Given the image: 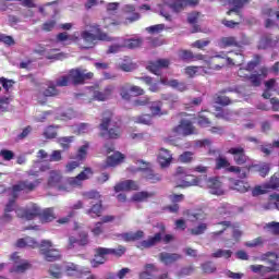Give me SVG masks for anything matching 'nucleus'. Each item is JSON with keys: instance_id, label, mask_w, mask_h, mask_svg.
Instances as JSON below:
<instances>
[{"instance_id": "f257e3e1", "label": "nucleus", "mask_w": 279, "mask_h": 279, "mask_svg": "<svg viewBox=\"0 0 279 279\" xmlns=\"http://www.w3.org/2000/svg\"><path fill=\"white\" fill-rule=\"evenodd\" d=\"M93 32V33H90ZM90 32L88 31H84L81 34V38H83V40L85 43H87L86 49H90V47H93L95 40H107L110 41L112 40V38H110V36H108V34L101 32V28H99V25L94 24L90 26Z\"/></svg>"}, {"instance_id": "f03ea898", "label": "nucleus", "mask_w": 279, "mask_h": 279, "mask_svg": "<svg viewBox=\"0 0 279 279\" xmlns=\"http://www.w3.org/2000/svg\"><path fill=\"white\" fill-rule=\"evenodd\" d=\"M62 171L51 170L48 173L46 186L47 189H56L57 191H64L65 193H71V185H68L66 181L62 182Z\"/></svg>"}, {"instance_id": "7ed1b4c3", "label": "nucleus", "mask_w": 279, "mask_h": 279, "mask_svg": "<svg viewBox=\"0 0 279 279\" xmlns=\"http://www.w3.org/2000/svg\"><path fill=\"white\" fill-rule=\"evenodd\" d=\"M130 171L132 173H136V171H142L143 178L146 180H149L153 184H156V182H160L162 180V177L160 174L154 173V170H151V163H147L143 160H140L136 162V167H131Z\"/></svg>"}, {"instance_id": "20e7f679", "label": "nucleus", "mask_w": 279, "mask_h": 279, "mask_svg": "<svg viewBox=\"0 0 279 279\" xmlns=\"http://www.w3.org/2000/svg\"><path fill=\"white\" fill-rule=\"evenodd\" d=\"M123 11H124V19L125 21L124 22H117L110 17H106L104 20V25L105 27H110V25H123V23L125 25H128V23H134V21H138V19H141V15L138 13H136V9L134 8V5H131V4H126L124 8H123Z\"/></svg>"}, {"instance_id": "39448f33", "label": "nucleus", "mask_w": 279, "mask_h": 279, "mask_svg": "<svg viewBox=\"0 0 279 279\" xmlns=\"http://www.w3.org/2000/svg\"><path fill=\"white\" fill-rule=\"evenodd\" d=\"M174 178L175 180H181L179 186L187 187L197 186V184H199V180L196 177L189 174V170L183 167L177 169Z\"/></svg>"}, {"instance_id": "423d86ee", "label": "nucleus", "mask_w": 279, "mask_h": 279, "mask_svg": "<svg viewBox=\"0 0 279 279\" xmlns=\"http://www.w3.org/2000/svg\"><path fill=\"white\" fill-rule=\"evenodd\" d=\"M112 113H106V117L102 119V122L100 124V130L102 132H108L109 138H119V136H121V128L119 126V124H114L112 123V121H110Z\"/></svg>"}, {"instance_id": "0eeeda50", "label": "nucleus", "mask_w": 279, "mask_h": 279, "mask_svg": "<svg viewBox=\"0 0 279 279\" xmlns=\"http://www.w3.org/2000/svg\"><path fill=\"white\" fill-rule=\"evenodd\" d=\"M40 254L44 256L45 260H48V263H53V260H60V251L57 248H53V244H51V241L44 240L40 244Z\"/></svg>"}, {"instance_id": "6e6552de", "label": "nucleus", "mask_w": 279, "mask_h": 279, "mask_svg": "<svg viewBox=\"0 0 279 279\" xmlns=\"http://www.w3.org/2000/svg\"><path fill=\"white\" fill-rule=\"evenodd\" d=\"M269 74V70L267 68L260 69V74H252L245 68H241L238 71L239 77H244V80H248L252 86H258L260 82H263V77H266Z\"/></svg>"}, {"instance_id": "1a4fd4ad", "label": "nucleus", "mask_w": 279, "mask_h": 279, "mask_svg": "<svg viewBox=\"0 0 279 279\" xmlns=\"http://www.w3.org/2000/svg\"><path fill=\"white\" fill-rule=\"evenodd\" d=\"M141 95H145V89L136 85H130L126 83L120 87V96L126 101H130L132 97H141Z\"/></svg>"}, {"instance_id": "9d476101", "label": "nucleus", "mask_w": 279, "mask_h": 279, "mask_svg": "<svg viewBox=\"0 0 279 279\" xmlns=\"http://www.w3.org/2000/svg\"><path fill=\"white\" fill-rule=\"evenodd\" d=\"M89 178H93V169L85 168L78 175L68 178L66 184L70 186L71 191H73L74 189H77V186H82L84 180H89Z\"/></svg>"}, {"instance_id": "9b49d317", "label": "nucleus", "mask_w": 279, "mask_h": 279, "mask_svg": "<svg viewBox=\"0 0 279 279\" xmlns=\"http://www.w3.org/2000/svg\"><path fill=\"white\" fill-rule=\"evenodd\" d=\"M172 132L174 136H191V134H197V130H195V126H193V123L189 120H182Z\"/></svg>"}, {"instance_id": "f8f14e48", "label": "nucleus", "mask_w": 279, "mask_h": 279, "mask_svg": "<svg viewBox=\"0 0 279 279\" xmlns=\"http://www.w3.org/2000/svg\"><path fill=\"white\" fill-rule=\"evenodd\" d=\"M15 213L17 217H20L21 219H27V221H32V219L40 215V207H38V205L33 204L27 208H17Z\"/></svg>"}, {"instance_id": "ddd939ff", "label": "nucleus", "mask_w": 279, "mask_h": 279, "mask_svg": "<svg viewBox=\"0 0 279 279\" xmlns=\"http://www.w3.org/2000/svg\"><path fill=\"white\" fill-rule=\"evenodd\" d=\"M40 184H43V179H36L34 182L22 181L13 186V197H17L21 191H34V189L40 186Z\"/></svg>"}, {"instance_id": "4468645a", "label": "nucleus", "mask_w": 279, "mask_h": 279, "mask_svg": "<svg viewBox=\"0 0 279 279\" xmlns=\"http://www.w3.org/2000/svg\"><path fill=\"white\" fill-rule=\"evenodd\" d=\"M66 276H73L74 278H83V276H88L90 271L88 269L80 267L77 264L68 263L63 266Z\"/></svg>"}, {"instance_id": "2eb2a0df", "label": "nucleus", "mask_w": 279, "mask_h": 279, "mask_svg": "<svg viewBox=\"0 0 279 279\" xmlns=\"http://www.w3.org/2000/svg\"><path fill=\"white\" fill-rule=\"evenodd\" d=\"M89 93L96 101H106L107 99H110L112 93H114V86L108 85L104 92H99L98 87H94Z\"/></svg>"}, {"instance_id": "dca6fc26", "label": "nucleus", "mask_w": 279, "mask_h": 279, "mask_svg": "<svg viewBox=\"0 0 279 279\" xmlns=\"http://www.w3.org/2000/svg\"><path fill=\"white\" fill-rule=\"evenodd\" d=\"M93 72H86V70H72L69 73L72 84H82L84 80H93Z\"/></svg>"}, {"instance_id": "f3484780", "label": "nucleus", "mask_w": 279, "mask_h": 279, "mask_svg": "<svg viewBox=\"0 0 279 279\" xmlns=\"http://www.w3.org/2000/svg\"><path fill=\"white\" fill-rule=\"evenodd\" d=\"M159 228L161 229V231L156 233L155 236H151L148 240H144L143 242H141V244L138 245L141 250H145L147 247H154V245L162 241V234H165V225L160 223Z\"/></svg>"}, {"instance_id": "a211bd4d", "label": "nucleus", "mask_w": 279, "mask_h": 279, "mask_svg": "<svg viewBox=\"0 0 279 279\" xmlns=\"http://www.w3.org/2000/svg\"><path fill=\"white\" fill-rule=\"evenodd\" d=\"M11 259L15 263L13 267V271H15L16 274H24V271H27V269L32 267L29 262L25 259H21V257L19 256V253H13L11 256Z\"/></svg>"}, {"instance_id": "6ab92c4d", "label": "nucleus", "mask_w": 279, "mask_h": 279, "mask_svg": "<svg viewBox=\"0 0 279 279\" xmlns=\"http://www.w3.org/2000/svg\"><path fill=\"white\" fill-rule=\"evenodd\" d=\"M108 252L109 251L106 247L96 248L95 257L90 260L92 267L97 268V267H99V265H104V263H106V260H108V258H107Z\"/></svg>"}, {"instance_id": "aec40b11", "label": "nucleus", "mask_w": 279, "mask_h": 279, "mask_svg": "<svg viewBox=\"0 0 279 279\" xmlns=\"http://www.w3.org/2000/svg\"><path fill=\"white\" fill-rule=\"evenodd\" d=\"M228 154L234 156L233 159L236 165H245V162H247V157L245 156V148L241 146L230 148L228 150Z\"/></svg>"}, {"instance_id": "412c9836", "label": "nucleus", "mask_w": 279, "mask_h": 279, "mask_svg": "<svg viewBox=\"0 0 279 279\" xmlns=\"http://www.w3.org/2000/svg\"><path fill=\"white\" fill-rule=\"evenodd\" d=\"M219 226H221L222 229H220L219 231L213 232L211 233V239H217V236H220V234H223L226 232V230H230V232L233 233V239L235 241H239V239H241V231L238 229H231L230 228V222H220Z\"/></svg>"}, {"instance_id": "4be33fe9", "label": "nucleus", "mask_w": 279, "mask_h": 279, "mask_svg": "<svg viewBox=\"0 0 279 279\" xmlns=\"http://www.w3.org/2000/svg\"><path fill=\"white\" fill-rule=\"evenodd\" d=\"M160 84H163V86H170V88H177L179 93H184L185 90H189V86H186V83L179 82L178 80H170L167 77L160 78Z\"/></svg>"}, {"instance_id": "5701e85b", "label": "nucleus", "mask_w": 279, "mask_h": 279, "mask_svg": "<svg viewBox=\"0 0 279 279\" xmlns=\"http://www.w3.org/2000/svg\"><path fill=\"white\" fill-rule=\"evenodd\" d=\"M171 64L168 59H159L155 62H150L147 66L148 71L150 73H154L155 75H160L161 69H167Z\"/></svg>"}, {"instance_id": "b1692460", "label": "nucleus", "mask_w": 279, "mask_h": 279, "mask_svg": "<svg viewBox=\"0 0 279 279\" xmlns=\"http://www.w3.org/2000/svg\"><path fill=\"white\" fill-rule=\"evenodd\" d=\"M251 271L254 274H259V276H267V274H271V271H278V264H274L271 267L263 266V265H251Z\"/></svg>"}, {"instance_id": "393cba45", "label": "nucleus", "mask_w": 279, "mask_h": 279, "mask_svg": "<svg viewBox=\"0 0 279 279\" xmlns=\"http://www.w3.org/2000/svg\"><path fill=\"white\" fill-rule=\"evenodd\" d=\"M206 184L211 195H223V184H221L217 179H208Z\"/></svg>"}, {"instance_id": "a878e982", "label": "nucleus", "mask_w": 279, "mask_h": 279, "mask_svg": "<svg viewBox=\"0 0 279 279\" xmlns=\"http://www.w3.org/2000/svg\"><path fill=\"white\" fill-rule=\"evenodd\" d=\"M114 191L116 193H120V191H138V183L132 180L122 181L114 186Z\"/></svg>"}, {"instance_id": "bb28decb", "label": "nucleus", "mask_w": 279, "mask_h": 279, "mask_svg": "<svg viewBox=\"0 0 279 279\" xmlns=\"http://www.w3.org/2000/svg\"><path fill=\"white\" fill-rule=\"evenodd\" d=\"M223 5H233V9L229 10L227 14H232V12H239L241 8L247 5L250 0H220Z\"/></svg>"}, {"instance_id": "cd10ccee", "label": "nucleus", "mask_w": 279, "mask_h": 279, "mask_svg": "<svg viewBox=\"0 0 279 279\" xmlns=\"http://www.w3.org/2000/svg\"><path fill=\"white\" fill-rule=\"evenodd\" d=\"M158 268L154 264H147L144 266V271L140 274V279H155Z\"/></svg>"}, {"instance_id": "c85d7f7f", "label": "nucleus", "mask_w": 279, "mask_h": 279, "mask_svg": "<svg viewBox=\"0 0 279 279\" xmlns=\"http://www.w3.org/2000/svg\"><path fill=\"white\" fill-rule=\"evenodd\" d=\"M45 171H49V165L43 163L41 161H35L28 171V175L38 177L39 173H45Z\"/></svg>"}, {"instance_id": "c756f323", "label": "nucleus", "mask_w": 279, "mask_h": 279, "mask_svg": "<svg viewBox=\"0 0 279 279\" xmlns=\"http://www.w3.org/2000/svg\"><path fill=\"white\" fill-rule=\"evenodd\" d=\"M125 159V155L120 151H114L112 155H109L107 158V167H117V165H121Z\"/></svg>"}, {"instance_id": "7c9ffc66", "label": "nucleus", "mask_w": 279, "mask_h": 279, "mask_svg": "<svg viewBox=\"0 0 279 279\" xmlns=\"http://www.w3.org/2000/svg\"><path fill=\"white\" fill-rule=\"evenodd\" d=\"M172 159L173 157L171 156V153L169 150L165 148H161L159 150L158 160L161 167H169V165H171Z\"/></svg>"}, {"instance_id": "2f4dec72", "label": "nucleus", "mask_w": 279, "mask_h": 279, "mask_svg": "<svg viewBox=\"0 0 279 279\" xmlns=\"http://www.w3.org/2000/svg\"><path fill=\"white\" fill-rule=\"evenodd\" d=\"M278 38L272 39L271 36L265 35L262 37L258 44V49H269V47H276Z\"/></svg>"}, {"instance_id": "473e14b6", "label": "nucleus", "mask_w": 279, "mask_h": 279, "mask_svg": "<svg viewBox=\"0 0 279 279\" xmlns=\"http://www.w3.org/2000/svg\"><path fill=\"white\" fill-rule=\"evenodd\" d=\"M120 239L122 241H140V239H143L145 236V233L143 231H136V232H126V233H121Z\"/></svg>"}, {"instance_id": "72a5a7b5", "label": "nucleus", "mask_w": 279, "mask_h": 279, "mask_svg": "<svg viewBox=\"0 0 279 279\" xmlns=\"http://www.w3.org/2000/svg\"><path fill=\"white\" fill-rule=\"evenodd\" d=\"M149 110L151 112V117H162V114H167V111L162 110L161 101H153L150 102Z\"/></svg>"}, {"instance_id": "f704fd0d", "label": "nucleus", "mask_w": 279, "mask_h": 279, "mask_svg": "<svg viewBox=\"0 0 279 279\" xmlns=\"http://www.w3.org/2000/svg\"><path fill=\"white\" fill-rule=\"evenodd\" d=\"M78 236L70 238V243L73 245V243H78V245H88V233L86 231H78L77 232Z\"/></svg>"}, {"instance_id": "c9c22d12", "label": "nucleus", "mask_w": 279, "mask_h": 279, "mask_svg": "<svg viewBox=\"0 0 279 279\" xmlns=\"http://www.w3.org/2000/svg\"><path fill=\"white\" fill-rule=\"evenodd\" d=\"M159 258L161 260V263H163V265H171L173 263H175V260H180V255L175 254V253H161L159 255Z\"/></svg>"}, {"instance_id": "e433bc0d", "label": "nucleus", "mask_w": 279, "mask_h": 279, "mask_svg": "<svg viewBox=\"0 0 279 279\" xmlns=\"http://www.w3.org/2000/svg\"><path fill=\"white\" fill-rule=\"evenodd\" d=\"M231 187L233 191H238L239 193H247V191H250V183L236 180L232 181Z\"/></svg>"}, {"instance_id": "4c0bfd02", "label": "nucleus", "mask_w": 279, "mask_h": 279, "mask_svg": "<svg viewBox=\"0 0 279 279\" xmlns=\"http://www.w3.org/2000/svg\"><path fill=\"white\" fill-rule=\"evenodd\" d=\"M243 60H245L243 54L235 52L233 53V57L227 58L226 62L229 66H241V64H243Z\"/></svg>"}, {"instance_id": "58836bf2", "label": "nucleus", "mask_w": 279, "mask_h": 279, "mask_svg": "<svg viewBox=\"0 0 279 279\" xmlns=\"http://www.w3.org/2000/svg\"><path fill=\"white\" fill-rule=\"evenodd\" d=\"M179 58H181V60H204L203 54L195 56L191 50H180Z\"/></svg>"}, {"instance_id": "ea45409f", "label": "nucleus", "mask_w": 279, "mask_h": 279, "mask_svg": "<svg viewBox=\"0 0 279 279\" xmlns=\"http://www.w3.org/2000/svg\"><path fill=\"white\" fill-rule=\"evenodd\" d=\"M204 73H208L204 66H187L185 68V75L190 77H194L195 75H204Z\"/></svg>"}, {"instance_id": "a19ab883", "label": "nucleus", "mask_w": 279, "mask_h": 279, "mask_svg": "<svg viewBox=\"0 0 279 279\" xmlns=\"http://www.w3.org/2000/svg\"><path fill=\"white\" fill-rule=\"evenodd\" d=\"M123 46L126 49H136L143 45L142 38L122 39Z\"/></svg>"}, {"instance_id": "79ce46f5", "label": "nucleus", "mask_w": 279, "mask_h": 279, "mask_svg": "<svg viewBox=\"0 0 279 279\" xmlns=\"http://www.w3.org/2000/svg\"><path fill=\"white\" fill-rule=\"evenodd\" d=\"M219 46L222 48L226 47H239V41L235 37H222L220 39Z\"/></svg>"}, {"instance_id": "37998d69", "label": "nucleus", "mask_w": 279, "mask_h": 279, "mask_svg": "<svg viewBox=\"0 0 279 279\" xmlns=\"http://www.w3.org/2000/svg\"><path fill=\"white\" fill-rule=\"evenodd\" d=\"M169 8L173 10V12H182V10L186 9L184 0H172L168 3Z\"/></svg>"}, {"instance_id": "c03bdc74", "label": "nucleus", "mask_w": 279, "mask_h": 279, "mask_svg": "<svg viewBox=\"0 0 279 279\" xmlns=\"http://www.w3.org/2000/svg\"><path fill=\"white\" fill-rule=\"evenodd\" d=\"M265 210H271V208H278L279 210V194L270 195L269 203L264 205Z\"/></svg>"}, {"instance_id": "a18cd8bd", "label": "nucleus", "mask_w": 279, "mask_h": 279, "mask_svg": "<svg viewBox=\"0 0 279 279\" xmlns=\"http://www.w3.org/2000/svg\"><path fill=\"white\" fill-rule=\"evenodd\" d=\"M58 40L61 43H64V40H71V43H75L80 38V33H74L72 35H69L68 33H60L57 36Z\"/></svg>"}, {"instance_id": "49530a36", "label": "nucleus", "mask_w": 279, "mask_h": 279, "mask_svg": "<svg viewBox=\"0 0 279 279\" xmlns=\"http://www.w3.org/2000/svg\"><path fill=\"white\" fill-rule=\"evenodd\" d=\"M151 114H142L138 117L133 118L135 123H142V125H151Z\"/></svg>"}, {"instance_id": "de8ad7c7", "label": "nucleus", "mask_w": 279, "mask_h": 279, "mask_svg": "<svg viewBox=\"0 0 279 279\" xmlns=\"http://www.w3.org/2000/svg\"><path fill=\"white\" fill-rule=\"evenodd\" d=\"M101 201H98L89 210H87V215H90L93 218L101 217Z\"/></svg>"}, {"instance_id": "09e8293b", "label": "nucleus", "mask_w": 279, "mask_h": 279, "mask_svg": "<svg viewBox=\"0 0 279 279\" xmlns=\"http://www.w3.org/2000/svg\"><path fill=\"white\" fill-rule=\"evenodd\" d=\"M63 270L60 268V266L53 264L50 266L49 275L53 279H60L62 278Z\"/></svg>"}, {"instance_id": "8fccbe9b", "label": "nucleus", "mask_w": 279, "mask_h": 279, "mask_svg": "<svg viewBox=\"0 0 279 279\" xmlns=\"http://www.w3.org/2000/svg\"><path fill=\"white\" fill-rule=\"evenodd\" d=\"M119 69L121 71H125L126 73H130V71H134L136 69V64L132 63L130 59L124 60L122 63H118Z\"/></svg>"}, {"instance_id": "3c124183", "label": "nucleus", "mask_w": 279, "mask_h": 279, "mask_svg": "<svg viewBox=\"0 0 279 279\" xmlns=\"http://www.w3.org/2000/svg\"><path fill=\"white\" fill-rule=\"evenodd\" d=\"M73 141H75L74 136H64V137H60L58 140L59 145H61V147L63 149H69L71 147V143H73Z\"/></svg>"}, {"instance_id": "603ef678", "label": "nucleus", "mask_w": 279, "mask_h": 279, "mask_svg": "<svg viewBox=\"0 0 279 279\" xmlns=\"http://www.w3.org/2000/svg\"><path fill=\"white\" fill-rule=\"evenodd\" d=\"M195 154L193 151H184L179 156V162L189 163L193 162L195 159Z\"/></svg>"}, {"instance_id": "864d4df0", "label": "nucleus", "mask_w": 279, "mask_h": 279, "mask_svg": "<svg viewBox=\"0 0 279 279\" xmlns=\"http://www.w3.org/2000/svg\"><path fill=\"white\" fill-rule=\"evenodd\" d=\"M86 156H88V143H85L78 148L76 154V160H86Z\"/></svg>"}, {"instance_id": "5fc2aeb1", "label": "nucleus", "mask_w": 279, "mask_h": 279, "mask_svg": "<svg viewBox=\"0 0 279 279\" xmlns=\"http://www.w3.org/2000/svg\"><path fill=\"white\" fill-rule=\"evenodd\" d=\"M43 221L49 222L56 219V214L53 213V208H47L41 214Z\"/></svg>"}, {"instance_id": "6e6d98bb", "label": "nucleus", "mask_w": 279, "mask_h": 279, "mask_svg": "<svg viewBox=\"0 0 279 279\" xmlns=\"http://www.w3.org/2000/svg\"><path fill=\"white\" fill-rule=\"evenodd\" d=\"M232 256V251L230 250H218L211 254L213 258H230Z\"/></svg>"}, {"instance_id": "4d7b16f0", "label": "nucleus", "mask_w": 279, "mask_h": 279, "mask_svg": "<svg viewBox=\"0 0 279 279\" xmlns=\"http://www.w3.org/2000/svg\"><path fill=\"white\" fill-rule=\"evenodd\" d=\"M269 187L267 185V183H265L264 185H257L253 189L252 191V195L254 197L258 196V195H265V193H268Z\"/></svg>"}, {"instance_id": "13d9d810", "label": "nucleus", "mask_w": 279, "mask_h": 279, "mask_svg": "<svg viewBox=\"0 0 279 279\" xmlns=\"http://www.w3.org/2000/svg\"><path fill=\"white\" fill-rule=\"evenodd\" d=\"M151 193H147V192H137L133 195L132 199L133 202H145L146 199H148V197H151Z\"/></svg>"}, {"instance_id": "bf43d9fd", "label": "nucleus", "mask_w": 279, "mask_h": 279, "mask_svg": "<svg viewBox=\"0 0 279 279\" xmlns=\"http://www.w3.org/2000/svg\"><path fill=\"white\" fill-rule=\"evenodd\" d=\"M230 161H228V159L223 158V157H219L216 159V168L217 169H230Z\"/></svg>"}, {"instance_id": "052dcab7", "label": "nucleus", "mask_w": 279, "mask_h": 279, "mask_svg": "<svg viewBox=\"0 0 279 279\" xmlns=\"http://www.w3.org/2000/svg\"><path fill=\"white\" fill-rule=\"evenodd\" d=\"M125 46H123V39H119L118 44H113L109 47L107 53H119L121 49H123Z\"/></svg>"}, {"instance_id": "680f3d73", "label": "nucleus", "mask_w": 279, "mask_h": 279, "mask_svg": "<svg viewBox=\"0 0 279 279\" xmlns=\"http://www.w3.org/2000/svg\"><path fill=\"white\" fill-rule=\"evenodd\" d=\"M274 147L279 149V141L274 142L272 145L269 144V145H266V146H262L260 151L263 154H265V156H269V154H271V149H274Z\"/></svg>"}, {"instance_id": "e2e57ef3", "label": "nucleus", "mask_w": 279, "mask_h": 279, "mask_svg": "<svg viewBox=\"0 0 279 279\" xmlns=\"http://www.w3.org/2000/svg\"><path fill=\"white\" fill-rule=\"evenodd\" d=\"M90 124L82 123L74 130L75 134H88L90 132Z\"/></svg>"}, {"instance_id": "0e129e2a", "label": "nucleus", "mask_w": 279, "mask_h": 279, "mask_svg": "<svg viewBox=\"0 0 279 279\" xmlns=\"http://www.w3.org/2000/svg\"><path fill=\"white\" fill-rule=\"evenodd\" d=\"M44 136L46 138H56V136H58V131L56 130V126H48L44 132Z\"/></svg>"}, {"instance_id": "69168bd1", "label": "nucleus", "mask_w": 279, "mask_h": 279, "mask_svg": "<svg viewBox=\"0 0 279 279\" xmlns=\"http://www.w3.org/2000/svg\"><path fill=\"white\" fill-rule=\"evenodd\" d=\"M71 77L68 75H63L57 80V86H69L71 84Z\"/></svg>"}, {"instance_id": "338daca9", "label": "nucleus", "mask_w": 279, "mask_h": 279, "mask_svg": "<svg viewBox=\"0 0 279 279\" xmlns=\"http://www.w3.org/2000/svg\"><path fill=\"white\" fill-rule=\"evenodd\" d=\"M272 234H279V222H270L265 226Z\"/></svg>"}, {"instance_id": "774afa93", "label": "nucleus", "mask_w": 279, "mask_h": 279, "mask_svg": "<svg viewBox=\"0 0 279 279\" xmlns=\"http://www.w3.org/2000/svg\"><path fill=\"white\" fill-rule=\"evenodd\" d=\"M268 189H272V190H276L279 187V178L278 175H272L270 181L268 183H266Z\"/></svg>"}]
</instances>
